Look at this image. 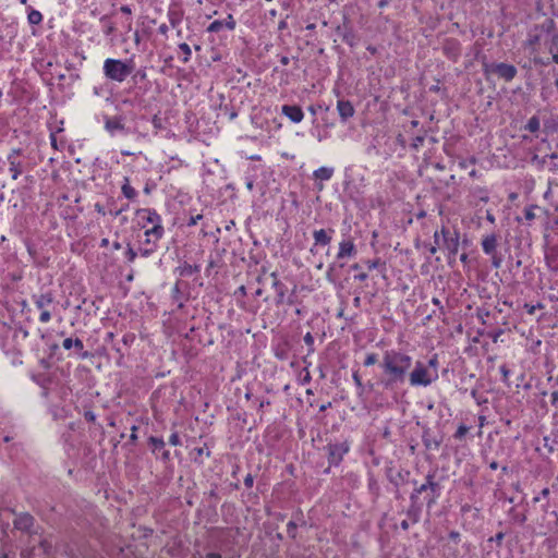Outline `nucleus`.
Listing matches in <instances>:
<instances>
[{"label": "nucleus", "mask_w": 558, "mask_h": 558, "mask_svg": "<svg viewBox=\"0 0 558 558\" xmlns=\"http://www.w3.org/2000/svg\"><path fill=\"white\" fill-rule=\"evenodd\" d=\"M412 366V357L401 351L388 350L384 353L381 368L386 376L383 384L391 388L395 384H402L408 371Z\"/></svg>", "instance_id": "obj_1"}, {"label": "nucleus", "mask_w": 558, "mask_h": 558, "mask_svg": "<svg viewBox=\"0 0 558 558\" xmlns=\"http://www.w3.org/2000/svg\"><path fill=\"white\" fill-rule=\"evenodd\" d=\"M102 69L108 80L121 83L134 71V62L108 58L105 60Z\"/></svg>", "instance_id": "obj_2"}, {"label": "nucleus", "mask_w": 558, "mask_h": 558, "mask_svg": "<svg viewBox=\"0 0 558 558\" xmlns=\"http://www.w3.org/2000/svg\"><path fill=\"white\" fill-rule=\"evenodd\" d=\"M437 378V374H432L422 362H416L414 369L410 373L411 386H428Z\"/></svg>", "instance_id": "obj_3"}, {"label": "nucleus", "mask_w": 558, "mask_h": 558, "mask_svg": "<svg viewBox=\"0 0 558 558\" xmlns=\"http://www.w3.org/2000/svg\"><path fill=\"white\" fill-rule=\"evenodd\" d=\"M485 73H493L506 82L512 81L518 70L514 65L508 63H490L484 65Z\"/></svg>", "instance_id": "obj_4"}, {"label": "nucleus", "mask_w": 558, "mask_h": 558, "mask_svg": "<svg viewBox=\"0 0 558 558\" xmlns=\"http://www.w3.org/2000/svg\"><path fill=\"white\" fill-rule=\"evenodd\" d=\"M349 451V444L347 441L329 444L327 446L328 461L332 465H338L343 456Z\"/></svg>", "instance_id": "obj_5"}, {"label": "nucleus", "mask_w": 558, "mask_h": 558, "mask_svg": "<svg viewBox=\"0 0 558 558\" xmlns=\"http://www.w3.org/2000/svg\"><path fill=\"white\" fill-rule=\"evenodd\" d=\"M14 529L28 533V534H35L37 533L34 531L35 525V519L33 515H31L27 512H22L16 514L14 521H13Z\"/></svg>", "instance_id": "obj_6"}, {"label": "nucleus", "mask_w": 558, "mask_h": 558, "mask_svg": "<svg viewBox=\"0 0 558 558\" xmlns=\"http://www.w3.org/2000/svg\"><path fill=\"white\" fill-rule=\"evenodd\" d=\"M136 215L144 220L143 228H146L147 225H151V227L162 226L161 217L155 209L141 208L136 210Z\"/></svg>", "instance_id": "obj_7"}, {"label": "nucleus", "mask_w": 558, "mask_h": 558, "mask_svg": "<svg viewBox=\"0 0 558 558\" xmlns=\"http://www.w3.org/2000/svg\"><path fill=\"white\" fill-rule=\"evenodd\" d=\"M235 20L229 14L226 20H215L207 27V32L209 33H219L222 29L233 31L235 28Z\"/></svg>", "instance_id": "obj_8"}, {"label": "nucleus", "mask_w": 558, "mask_h": 558, "mask_svg": "<svg viewBox=\"0 0 558 558\" xmlns=\"http://www.w3.org/2000/svg\"><path fill=\"white\" fill-rule=\"evenodd\" d=\"M21 154V149H13L8 155V161L10 165V172L12 173V179L16 180L21 173L23 172V163L19 159V156Z\"/></svg>", "instance_id": "obj_9"}, {"label": "nucleus", "mask_w": 558, "mask_h": 558, "mask_svg": "<svg viewBox=\"0 0 558 558\" xmlns=\"http://www.w3.org/2000/svg\"><path fill=\"white\" fill-rule=\"evenodd\" d=\"M444 239V246L448 250L449 254L456 255L459 250V236L457 233L451 234L445 227L441 229Z\"/></svg>", "instance_id": "obj_10"}, {"label": "nucleus", "mask_w": 558, "mask_h": 558, "mask_svg": "<svg viewBox=\"0 0 558 558\" xmlns=\"http://www.w3.org/2000/svg\"><path fill=\"white\" fill-rule=\"evenodd\" d=\"M163 233L165 229L162 226H155L149 229H146L144 233L145 244L157 248V243L162 238Z\"/></svg>", "instance_id": "obj_11"}, {"label": "nucleus", "mask_w": 558, "mask_h": 558, "mask_svg": "<svg viewBox=\"0 0 558 558\" xmlns=\"http://www.w3.org/2000/svg\"><path fill=\"white\" fill-rule=\"evenodd\" d=\"M105 129L111 135H114L117 131H124L125 125L123 122V118L120 116L117 117H105Z\"/></svg>", "instance_id": "obj_12"}, {"label": "nucleus", "mask_w": 558, "mask_h": 558, "mask_svg": "<svg viewBox=\"0 0 558 558\" xmlns=\"http://www.w3.org/2000/svg\"><path fill=\"white\" fill-rule=\"evenodd\" d=\"M337 110L342 122H345L355 113V109L349 100H338Z\"/></svg>", "instance_id": "obj_13"}, {"label": "nucleus", "mask_w": 558, "mask_h": 558, "mask_svg": "<svg viewBox=\"0 0 558 558\" xmlns=\"http://www.w3.org/2000/svg\"><path fill=\"white\" fill-rule=\"evenodd\" d=\"M281 112L294 123H300L304 118V113L299 106L284 105Z\"/></svg>", "instance_id": "obj_14"}, {"label": "nucleus", "mask_w": 558, "mask_h": 558, "mask_svg": "<svg viewBox=\"0 0 558 558\" xmlns=\"http://www.w3.org/2000/svg\"><path fill=\"white\" fill-rule=\"evenodd\" d=\"M427 489H429L434 494H436L439 490V484L434 482V474H427L426 482L415 489L411 498L414 499L416 494H422Z\"/></svg>", "instance_id": "obj_15"}, {"label": "nucleus", "mask_w": 558, "mask_h": 558, "mask_svg": "<svg viewBox=\"0 0 558 558\" xmlns=\"http://www.w3.org/2000/svg\"><path fill=\"white\" fill-rule=\"evenodd\" d=\"M356 253L355 245L353 241L347 240L342 241L339 244V252L337 254V258L352 257Z\"/></svg>", "instance_id": "obj_16"}, {"label": "nucleus", "mask_w": 558, "mask_h": 558, "mask_svg": "<svg viewBox=\"0 0 558 558\" xmlns=\"http://www.w3.org/2000/svg\"><path fill=\"white\" fill-rule=\"evenodd\" d=\"M496 247H497V236L496 234L492 233L482 240V248L485 254L487 255H494L496 254Z\"/></svg>", "instance_id": "obj_17"}, {"label": "nucleus", "mask_w": 558, "mask_h": 558, "mask_svg": "<svg viewBox=\"0 0 558 558\" xmlns=\"http://www.w3.org/2000/svg\"><path fill=\"white\" fill-rule=\"evenodd\" d=\"M33 299L36 307L41 311L47 310V306L53 302V296L50 292L34 295Z\"/></svg>", "instance_id": "obj_18"}, {"label": "nucleus", "mask_w": 558, "mask_h": 558, "mask_svg": "<svg viewBox=\"0 0 558 558\" xmlns=\"http://www.w3.org/2000/svg\"><path fill=\"white\" fill-rule=\"evenodd\" d=\"M313 238L315 245H328L331 242V235L324 229L315 230Z\"/></svg>", "instance_id": "obj_19"}, {"label": "nucleus", "mask_w": 558, "mask_h": 558, "mask_svg": "<svg viewBox=\"0 0 558 558\" xmlns=\"http://www.w3.org/2000/svg\"><path fill=\"white\" fill-rule=\"evenodd\" d=\"M333 174V169L328 167H320L314 171L313 175L316 180L328 181Z\"/></svg>", "instance_id": "obj_20"}, {"label": "nucleus", "mask_w": 558, "mask_h": 558, "mask_svg": "<svg viewBox=\"0 0 558 558\" xmlns=\"http://www.w3.org/2000/svg\"><path fill=\"white\" fill-rule=\"evenodd\" d=\"M201 270V267L198 265H191L187 263H184L179 267V274L182 277H190L195 272H198Z\"/></svg>", "instance_id": "obj_21"}, {"label": "nucleus", "mask_w": 558, "mask_h": 558, "mask_svg": "<svg viewBox=\"0 0 558 558\" xmlns=\"http://www.w3.org/2000/svg\"><path fill=\"white\" fill-rule=\"evenodd\" d=\"M62 345L65 350L75 348L76 350L82 351L84 349L83 341L78 338H76L74 340L72 338H66L63 340Z\"/></svg>", "instance_id": "obj_22"}, {"label": "nucleus", "mask_w": 558, "mask_h": 558, "mask_svg": "<svg viewBox=\"0 0 558 558\" xmlns=\"http://www.w3.org/2000/svg\"><path fill=\"white\" fill-rule=\"evenodd\" d=\"M444 51L445 53L456 60L459 56V48H458V44L457 43H447L444 47Z\"/></svg>", "instance_id": "obj_23"}, {"label": "nucleus", "mask_w": 558, "mask_h": 558, "mask_svg": "<svg viewBox=\"0 0 558 558\" xmlns=\"http://www.w3.org/2000/svg\"><path fill=\"white\" fill-rule=\"evenodd\" d=\"M121 190H122L123 195H124L126 198H129V199H133V198H135V196H136V191H135V190L130 185V180H129V178H126V177L124 178V183H123V185H122Z\"/></svg>", "instance_id": "obj_24"}, {"label": "nucleus", "mask_w": 558, "mask_h": 558, "mask_svg": "<svg viewBox=\"0 0 558 558\" xmlns=\"http://www.w3.org/2000/svg\"><path fill=\"white\" fill-rule=\"evenodd\" d=\"M541 121L538 117L533 116L529 119L527 123L525 124L524 129L527 130L531 133H536L539 131Z\"/></svg>", "instance_id": "obj_25"}, {"label": "nucleus", "mask_w": 558, "mask_h": 558, "mask_svg": "<svg viewBox=\"0 0 558 558\" xmlns=\"http://www.w3.org/2000/svg\"><path fill=\"white\" fill-rule=\"evenodd\" d=\"M27 20H28V23L32 24V25H38L41 23L43 21V15L39 11L37 10H32L29 13H28V16H27Z\"/></svg>", "instance_id": "obj_26"}, {"label": "nucleus", "mask_w": 558, "mask_h": 558, "mask_svg": "<svg viewBox=\"0 0 558 558\" xmlns=\"http://www.w3.org/2000/svg\"><path fill=\"white\" fill-rule=\"evenodd\" d=\"M553 41L554 43L549 47V52L553 54V61L558 64V35H554Z\"/></svg>", "instance_id": "obj_27"}, {"label": "nucleus", "mask_w": 558, "mask_h": 558, "mask_svg": "<svg viewBox=\"0 0 558 558\" xmlns=\"http://www.w3.org/2000/svg\"><path fill=\"white\" fill-rule=\"evenodd\" d=\"M353 381L357 388L359 395H362L364 392V385L362 383L361 376L359 372H353L352 374Z\"/></svg>", "instance_id": "obj_28"}, {"label": "nucleus", "mask_w": 558, "mask_h": 558, "mask_svg": "<svg viewBox=\"0 0 558 558\" xmlns=\"http://www.w3.org/2000/svg\"><path fill=\"white\" fill-rule=\"evenodd\" d=\"M537 208L536 205H531L524 209V217L527 221H532L535 218L534 209Z\"/></svg>", "instance_id": "obj_29"}, {"label": "nucleus", "mask_w": 558, "mask_h": 558, "mask_svg": "<svg viewBox=\"0 0 558 558\" xmlns=\"http://www.w3.org/2000/svg\"><path fill=\"white\" fill-rule=\"evenodd\" d=\"M271 278H272V288L277 291L283 289L286 286L278 279L277 277V274L276 272H271Z\"/></svg>", "instance_id": "obj_30"}, {"label": "nucleus", "mask_w": 558, "mask_h": 558, "mask_svg": "<svg viewBox=\"0 0 558 558\" xmlns=\"http://www.w3.org/2000/svg\"><path fill=\"white\" fill-rule=\"evenodd\" d=\"M287 533L293 539L296 537V524L293 521L287 524Z\"/></svg>", "instance_id": "obj_31"}, {"label": "nucleus", "mask_w": 558, "mask_h": 558, "mask_svg": "<svg viewBox=\"0 0 558 558\" xmlns=\"http://www.w3.org/2000/svg\"><path fill=\"white\" fill-rule=\"evenodd\" d=\"M179 49L184 53V61L186 62L191 57V48L186 43H182L179 45Z\"/></svg>", "instance_id": "obj_32"}, {"label": "nucleus", "mask_w": 558, "mask_h": 558, "mask_svg": "<svg viewBox=\"0 0 558 558\" xmlns=\"http://www.w3.org/2000/svg\"><path fill=\"white\" fill-rule=\"evenodd\" d=\"M286 287L279 291L276 292V299L275 302L277 305H281L286 301Z\"/></svg>", "instance_id": "obj_33"}, {"label": "nucleus", "mask_w": 558, "mask_h": 558, "mask_svg": "<svg viewBox=\"0 0 558 558\" xmlns=\"http://www.w3.org/2000/svg\"><path fill=\"white\" fill-rule=\"evenodd\" d=\"M469 429H470V428H469L468 426H465V425H463V424H462V425H460V426L458 427V429H457L456 434H454V438H457V439H462V438L466 435V433L469 432Z\"/></svg>", "instance_id": "obj_34"}, {"label": "nucleus", "mask_w": 558, "mask_h": 558, "mask_svg": "<svg viewBox=\"0 0 558 558\" xmlns=\"http://www.w3.org/2000/svg\"><path fill=\"white\" fill-rule=\"evenodd\" d=\"M378 361L377 355L375 353H368L364 360L365 366H372L376 364Z\"/></svg>", "instance_id": "obj_35"}, {"label": "nucleus", "mask_w": 558, "mask_h": 558, "mask_svg": "<svg viewBox=\"0 0 558 558\" xmlns=\"http://www.w3.org/2000/svg\"><path fill=\"white\" fill-rule=\"evenodd\" d=\"M149 442L153 445L154 449H161L165 447V441L161 438L150 437Z\"/></svg>", "instance_id": "obj_36"}, {"label": "nucleus", "mask_w": 558, "mask_h": 558, "mask_svg": "<svg viewBox=\"0 0 558 558\" xmlns=\"http://www.w3.org/2000/svg\"><path fill=\"white\" fill-rule=\"evenodd\" d=\"M125 255H126L128 262H130V263H133L136 258V252L130 245L128 246Z\"/></svg>", "instance_id": "obj_37"}, {"label": "nucleus", "mask_w": 558, "mask_h": 558, "mask_svg": "<svg viewBox=\"0 0 558 558\" xmlns=\"http://www.w3.org/2000/svg\"><path fill=\"white\" fill-rule=\"evenodd\" d=\"M51 319V313L48 310H44L40 313L39 320L41 323H48Z\"/></svg>", "instance_id": "obj_38"}, {"label": "nucleus", "mask_w": 558, "mask_h": 558, "mask_svg": "<svg viewBox=\"0 0 558 558\" xmlns=\"http://www.w3.org/2000/svg\"><path fill=\"white\" fill-rule=\"evenodd\" d=\"M155 251H156V247L150 246V245H147V247L140 250L141 255L144 257L150 256Z\"/></svg>", "instance_id": "obj_39"}, {"label": "nucleus", "mask_w": 558, "mask_h": 558, "mask_svg": "<svg viewBox=\"0 0 558 558\" xmlns=\"http://www.w3.org/2000/svg\"><path fill=\"white\" fill-rule=\"evenodd\" d=\"M201 219H203V215H201V214H197V215H195V216H191V217L189 218V220H187V223H186V225H187L189 227L195 226V225H197V222H198Z\"/></svg>", "instance_id": "obj_40"}, {"label": "nucleus", "mask_w": 558, "mask_h": 558, "mask_svg": "<svg viewBox=\"0 0 558 558\" xmlns=\"http://www.w3.org/2000/svg\"><path fill=\"white\" fill-rule=\"evenodd\" d=\"M169 444L172 445V446L181 445V440H180V437H179L178 433H172L171 434V436L169 437Z\"/></svg>", "instance_id": "obj_41"}, {"label": "nucleus", "mask_w": 558, "mask_h": 558, "mask_svg": "<svg viewBox=\"0 0 558 558\" xmlns=\"http://www.w3.org/2000/svg\"><path fill=\"white\" fill-rule=\"evenodd\" d=\"M500 373L502 375V380L505 383H508L509 380V375H510V369L506 366V365H501L500 366Z\"/></svg>", "instance_id": "obj_42"}, {"label": "nucleus", "mask_w": 558, "mask_h": 558, "mask_svg": "<svg viewBox=\"0 0 558 558\" xmlns=\"http://www.w3.org/2000/svg\"><path fill=\"white\" fill-rule=\"evenodd\" d=\"M546 259H547V263H548L549 267H551L554 269H558V260H557V258L553 257L551 255H547Z\"/></svg>", "instance_id": "obj_43"}, {"label": "nucleus", "mask_w": 558, "mask_h": 558, "mask_svg": "<svg viewBox=\"0 0 558 558\" xmlns=\"http://www.w3.org/2000/svg\"><path fill=\"white\" fill-rule=\"evenodd\" d=\"M84 417L86 421L94 423L96 421V415L93 411H85Z\"/></svg>", "instance_id": "obj_44"}, {"label": "nucleus", "mask_w": 558, "mask_h": 558, "mask_svg": "<svg viewBox=\"0 0 558 558\" xmlns=\"http://www.w3.org/2000/svg\"><path fill=\"white\" fill-rule=\"evenodd\" d=\"M550 398L551 405L558 408V390L553 391Z\"/></svg>", "instance_id": "obj_45"}, {"label": "nucleus", "mask_w": 558, "mask_h": 558, "mask_svg": "<svg viewBox=\"0 0 558 558\" xmlns=\"http://www.w3.org/2000/svg\"><path fill=\"white\" fill-rule=\"evenodd\" d=\"M254 484V477L252 474H247L244 478V485L247 487V488H251Z\"/></svg>", "instance_id": "obj_46"}, {"label": "nucleus", "mask_w": 558, "mask_h": 558, "mask_svg": "<svg viewBox=\"0 0 558 558\" xmlns=\"http://www.w3.org/2000/svg\"><path fill=\"white\" fill-rule=\"evenodd\" d=\"M379 264H380L379 259H374V260H367L366 262V266H367V268L369 270L377 268Z\"/></svg>", "instance_id": "obj_47"}, {"label": "nucleus", "mask_w": 558, "mask_h": 558, "mask_svg": "<svg viewBox=\"0 0 558 558\" xmlns=\"http://www.w3.org/2000/svg\"><path fill=\"white\" fill-rule=\"evenodd\" d=\"M304 342L308 345V347H313L314 344V337L312 336L311 332H307L305 336H304Z\"/></svg>", "instance_id": "obj_48"}, {"label": "nucleus", "mask_w": 558, "mask_h": 558, "mask_svg": "<svg viewBox=\"0 0 558 558\" xmlns=\"http://www.w3.org/2000/svg\"><path fill=\"white\" fill-rule=\"evenodd\" d=\"M137 426L133 425L132 428H131V435H130V439L131 441H136L137 440Z\"/></svg>", "instance_id": "obj_49"}, {"label": "nucleus", "mask_w": 558, "mask_h": 558, "mask_svg": "<svg viewBox=\"0 0 558 558\" xmlns=\"http://www.w3.org/2000/svg\"><path fill=\"white\" fill-rule=\"evenodd\" d=\"M525 307L527 308V313L529 314H534L535 310L536 308H543V305L539 304V303L537 305H529V304H526Z\"/></svg>", "instance_id": "obj_50"}, {"label": "nucleus", "mask_w": 558, "mask_h": 558, "mask_svg": "<svg viewBox=\"0 0 558 558\" xmlns=\"http://www.w3.org/2000/svg\"><path fill=\"white\" fill-rule=\"evenodd\" d=\"M493 257L492 264L495 268H499L501 264V258L497 257L496 254L490 255Z\"/></svg>", "instance_id": "obj_51"}, {"label": "nucleus", "mask_w": 558, "mask_h": 558, "mask_svg": "<svg viewBox=\"0 0 558 558\" xmlns=\"http://www.w3.org/2000/svg\"><path fill=\"white\" fill-rule=\"evenodd\" d=\"M94 207H95V210H96L98 214H100V215H102V216H105V215H106V210H105L104 206H102V205H100L99 203H96Z\"/></svg>", "instance_id": "obj_52"}, {"label": "nucleus", "mask_w": 558, "mask_h": 558, "mask_svg": "<svg viewBox=\"0 0 558 558\" xmlns=\"http://www.w3.org/2000/svg\"><path fill=\"white\" fill-rule=\"evenodd\" d=\"M120 11H121L122 13H124V14H128V15H131V14H132V10H131V8H130L129 5H122V7L120 8Z\"/></svg>", "instance_id": "obj_53"}, {"label": "nucleus", "mask_w": 558, "mask_h": 558, "mask_svg": "<svg viewBox=\"0 0 558 558\" xmlns=\"http://www.w3.org/2000/svg\"><path fill=\"white\" fill-rule=\"evenodd\" d=\"M354 278L359 281H365L367 279V274L361 272V275H356Z\"/></svg>", "instance_id": "obj_54"}, {"label": "nucleus", "mask_w": 558, "mask_h": 558, "mask_svg": "<svg viewBox=\"0 0 558 558\" xmlns=\"http://www.w3.org/2000/svg\"><path fill=\"white\" fill-rule=\"evenodd\" d=\"M432 302H433V304H434V305H436V306H438V307H439V310H440V312H441V313H444V307L440 305V301H439V299H437V298H433Z\"/></svg>", "instance_id": "obj_55"}, {"label": "nucleus", "mask_w": 558, "mask_h": 558, "mask_svg": "<svg viewBox=\"0 0 558 558\" xmlns=\"http://www.w3.org/2000/svg\"><path fill=\"white\" fill-rule=\"evenodd\" d=\"M486 219H487L490 223H494V222H495V216H494L490 211H487V213H486Z\"/></svg>", "instance_id": "obj_56"}, {"label": "nucleus", "mask_w": 558, "mask_h": 558, "mask_svg": "<svg viewBox=\"0 0 558 558\" xmlns=\"http://www.w3.org/2000/svg\"><path fill=\"white\" fill-rule=\"evenodd\" d=\"M113 32H114V25H113V24H109V25L107 26L106 34H107V35H110V34H112Z\"/></svg>", "instance_id": "obj_57"}, {"label": "nucleus", "mask_w": 558, "mask_h": 558, "mask_svg": "<svg viewBox=\"0 0 558 558\" xmlns=\"http://www.w3.org/2000/svg\"><path fill=\"white\" fill-rule=\"evenodd\" d=\"M206 558H221V555L218 553H209L206 555Z\"/></svg>", "instance_id": "obj_58"}, {"label": "nucleus", "mask_w": 558, "mask_h": 558, "mask_svg": "<svg viewBox=\"0 0 558 558\" xmlns=\"http://www.w3.org/2000/svg\"><path fill=\"white\" fill-rule=\"evenodd\" d=\"M289 61H290V60H289V58H288V57H286V56H282V57L280 58V63H281L282 65H288V64H289Z\"/></svg>", "instance_id": "obj_59"}, {"label": "nucleus", "mask_w": 558, "mask_h": 558, "mask_svg": "<svg viewBox=\"0 0 558 558\" xmlns=\"http://www.w3.org/2000/svg\"><path fill=\"white\" fill-rule=\"evenodd\" d=\"M428 364H429V366L436 368V366H437V359L434 356L433 359L429 360Z\"/></svg>", "instance_id": "obj_60"}, {"label": "nucleus", "mask_w": 558, "mask_h": 558, "mask_svg": "<svg viewBox=\"0 0 558 558\" xmlns=\"http://www.w3.org/2000/svg\"><path fill=\"white\" fill-rule=\"evenodd\" d=\"M246 187H247L248 191H252L253 187H254V181L253 180H248L246 182Z\"/></svg>", "instance_id": "obj_61"}, {"label": "nucleus", "mask_w": 558, "mask_h": 558, "mask_svg": "<svg viewBox=\"0 0 558 558\" xmlns=\"http://www.w3.org/2000/svg\"><path fill=\"white\" fill-rule=\"evenodd\" d=\"M109 245V240L108 239H102L101 242H100V247H107Z\"/></svg>", "instance_id": "obj_62"}, {"label": "nucleus", "mask_w": 558, "mask_h": 558, "mask_svg": "<svg viewBox=\"0 0 558 558\" xmlns=\"http://www.w3.org/2000/svg\"><path fill=\"white\" fill-rule=\"evenodd\" d=\"M167 31H168L167 25L162 24V25H160V26H159V32H160L161 34H166V33H167Z\"/></svg>", "instance_id": "obj_63"}, {"label": "nucleus", "mask_w": 558, "mask_h": 558, "mask_svg": "<svg viewBox=\"0 0 558 558\" xmlns=\"http://www.w3.org/2000/svg\"><path fill=\"white\" fill-rule=\"evenodd\" d=\"M162 459H163L165 461H167V460H169V459H170V452H169L168 450H166V451H163V452H162Z\"/></svg>", "instance_id": "obj_64"}]
</instances>
